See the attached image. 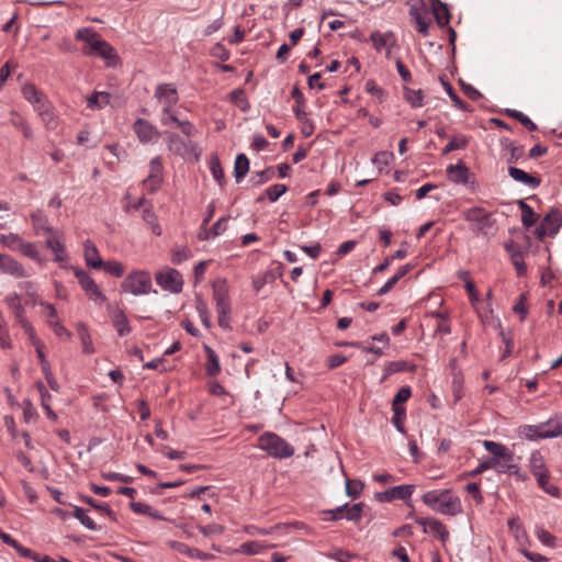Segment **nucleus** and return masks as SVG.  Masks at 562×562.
<instances>
[{
  "mask_svg": "<svg viewBox=\"0 0 562 562\" xmlns=\"http://www.w3.org/2000/svg\"><path fill=\"white\" fill-rule=\"evenodd\" d=\"M462 217L470 223V229L474 235L491 237L496 232V221L492 213L481 206L462 211Z\"/></svg>",
  "mask_w": 562,
  "mask_h": 562,
  "instance_id": "1",
  "label": "nucleus"
},
{
  "mask_svg": "<svg viewBox=\"0 0 562 562\" xmlns=\"http://www.w3.org/2000/svg\"><path fill=\"white\" fill-rule=\"evenodd\" d=\"M258 447L274 459H288L292 457L295 449L284 438L274 432H263L258 438Z\"/></svg>",
  "mask_w": 562,
  "mask_h": 562,
  "instance_id": "2",
  "label": "nucleus"
},
{
  "mask_svg": "<svg viewBox=\"0 0 562 562\" xmlns=\"http://www.w3.org/2000/svg\"><path fill=\"white\" fill-rule=\"evenodd\" d=\"M121 289L125 293H131L135 296L146 295L150 292L157 293L153 290V281L149 271L143 269H134L127 273L121 283Z\"/></svg>",
  "mask_w": 562,
  "mask_h": 562,
  "instance_id": "3",
  "label": "nucleus"
},
{
  "mask_svg": "<svg viewBox=\"0 0 562 562\" xmlns=\"http://www.w3.org/2000/svg\"><path fill=\"white\" fill-rule=\"evenodd\" d=\"M156 283L164 290L171 293H180L183 288V279L181 273L170 267L155 273Z\"/></svg>",
  "mask_w": 562,
  "mask_h": 562,
  "instance_id": "4",
  "label": "nucleus"
},
{
  "mask_svg": "<svg viewBox=\"0 0 562 562\" xmlns=\"http://www.w3.org/2000/svg\"><path fill=\"white\" fill-rule=\"evenodd\" d=\"M82 52L86 56L95 55L101 57L104 60L105 66L110 68L116 67L120 63L116 49L103 38L100 42L94 43L93 49H83Z\"/></svg>",
  "mask_w": 562,
  "mask_h": 562,
  "instance_id": "5",
  "label": "nucleus"
},
{
  "mask_svg": "<svg viewBox=\"0 0 562 562\" xmlns=\"http://www.w3.org/2000/svg\"><path fill=\"white\" fill-rule=\"evenodd\" d=\"M148 167H149V173H148L147 178H145L142 181V184L144 187H146L147 191L150 194H154V193H156L160 189V187H161V184L164 182L162 158L160 156L154 157L149 161V166Z\"/></svg>",
  "mask_w": 562,
  "mask_h": 562,
  "instance_id": "6",
  "label": "nucleus"
},
{
  "mask_svg": "<svg viewBox=\"0 0 562 562\" xmlns=\"http://www.w3.org/2000/svg\"><path fill=\"white\" fill-rule=\"evenodd\" d=\"M154 98L162 105L161 112L169 113L179 101V93L172 83H159Z\"/></svg>",
  "mask_w": 562,
  "mask_h": 562,
  "instance_id": "7",
  "label": "nucleus"
},
{
  "mask_svg": "<svg viewBox=\"0 0 562 562\" xmlns=\"http://www.w3.org/2000/svg\"><path fill=\"white\" fill-rule=\"evenodd\" d=\"M491 460L492 469L497 473L514 475L517 481L521 482H525L528 479L527 474L520 471L519 465L514 463V454L512 451H509V457L491 458Z\"/></svg>",
  "mask_w": 562,
  "mask_h": 562,
  "instance_id": "8",
  "label": "nucleus"
},
{
  "mask_svg": "<svg viewBox=\"0 0 562 562\" xmlns=\"http://www.w3.org/2000/svg\"><path fill=\"white\" fill-rule=\"evenodd\" d=\"M415 490V485L413 484H403L393 486L383 492L375 493L374 497L378 502L381 503H390L394 499H401L407 502L411 499Z\"/></svg>",
  "mask_w": 562,
  "mask_h": 562,
  "instance_id": "9",
  "label": "nucleus"
},
{
  "mask_svg": "<svg viewBox=\"0 0 562 562\" xmlns=\"http://www.w3.org/2000/svg\"><path fill=\"white\" fill-rule=\"evenodd\" d=\"M133 131L142 144L153 143L161 135L157 127L145 119H137L133 123Z\"/></svg>",
  "mask_w": 562,
  "mask_h": 562,
  "instance_id": "10",
  "label": "nucleus"
},
{
  "mask_svg": "<svg viewBox=\"0 0 562 562\" xmlns=\"http://www.w3.org/2000/svg\"><path fill=\"white\" fill-rule=\"evenodd\" d=\"M160 123L162 126H169L171 123H176L187 137H191L196 133L195 126L188 120L179 119L173 109L169 110V113L161 112Z\"/></svg>",
  "mask_w": 562,
  "mask_h": 562,
  "instance_id": "11",
  "label": "nucleus"
},
{
  "mask_svg": "<svg viewBox=\"0 0 562 562\" xmlns=\"http://www.w3.org/2000/svg\"><path fill=\"white\" fill-rule=\"evenodd\" d=\"M508 175L514 181L522 183L530 189L539 188L542 182L540 176L528 173L515 166H508Z\"/></svg>",
  "mask_w": 562,
  "mask_h": 562,
  "instance_id": "12",
  "label": "nucleus"
},
{
  "mask_svg": "<svg viewBox=\"0 0 562 562\" xmlns=\"http://www.w3.org/2000/svg\"><path fill=\"white\" fill-rule=\"evenodd\" d=\"M165 135L167 147L171 153L181 157L189 154V147L192 144L191 140H186L175 132H165Z\"/></svg>",
  "mask_w": 562,
  "mask_h": 562,
  "instance_id": "13",
  "label": "nucleus"
},
{
  "mask_svg": "<svg viewBox=\"0 0 562 562\" xmlns=\"http://www.w3.org/2000/svg\"><path fill=\"white\" fill-rule=\"evenodd\" d=\"M446 171L448 179L456 184H468L471 177L469 167L462 160L454 165H449Z\"/></svg>",
  "mask_w": 562,
  "mask_h": 562,
  "instance_id": "14",
  "label": "nucleus"
},
{
  "mask_svg": "<svg viewBox=\"0 0 562 562\" xmlns=\"http://www.w3.org/2000/svg\"><path fill=\"white\" fill-rule=\"evenodd\" d=\"M441 501V504L436 507L435 512L448 516H456L462 512L460 498L452 495L450 490H448V494H445Z\"/></svg>",
  "mask_w": 562,
  "mask_h": 562,
  "instance_id": "15",
  "label": "nucleus"
},
{
  "mask_svg": "<svg viewBox=\"0 0 562 562\" xmlns=\"http://www.w3.org/2000/svg\"><path fill=\"white\" fill-rule=\"evenodd\" d=\"M501 146L504 150L507 151L506 162L509 166L517 164L525 156V147L524 145L516 144V142L504 137L501 139Z\"/></svg>",
  "mask_w": 562,
  "mask_h": 562,
  "instance_id": "16",
  "label": "nucleus"
},
{
  "mask_svg": "<svg viewBox=\"0 0 562 562\" xmlns=\"http://www.w3.org/2000/svg\"><path fill=\"white\" fill-rule=\"evenodd\" d=\"M0 271L15 278L27 277L26 270L20 262L12 257L2 254H0Z\"/></svg>",
  "mask_w": 562,
  "mask_h": 562,
  "instance_id": "17",
  "label": "nucleus"
},
{
  "mask_svg": "<svg viewBox=\"0 0 562 562\" xmlns=\"http://www.w3.org/2000/svg\"><path fill=\"white\" fill-rule=\"evenodd\" d=\"M541 224L546 227L547 232H549V236H554L558 234L559 229L562 227V213L558 209L551 210L541 221Z\"/></svg>",
  "mask_w": 562,
  "mask_h": 562,
  "instance_id": "18",
  "label": "nucleus"
},
{
  "mask_svg": "<svg viewBox=\"0 0 562 562\" xmlns=\"http://www.w3.org/2000/svg\"><path fill=\"white\" fill-rule=\"evenodd\" d=\"M83 250L87 266L93 269H101V266H103V260L99 255L98 248L90 239H87L83 243Z\"/></svg>",
  "mask_w": 562,
  "mask_h": 562,
  "instance_id": "19",
  "label": "nucleus"
},
{
  "mask_svg": "<svg viewBox=\"0 0 562 562\" xmlns=\"http://www.w3.org/2000/svg\"><path fill=\"white\" fill-rule=\"evenodd\" d=\"M428 11L425 8L417 9V8H411L409 15L415 21L417 31L422 33L424 36H427L429 34V25H430V19L427 16Z\"/></svg>",
  "mask_w": 562,
  "mask_h": 562,
  "instance_id": "20",
  "label": "nucleus"
},
{
  "mask_svg": "<svg viewBox=\"0 0 562 562\" xmlns=\"http://www.w3.org/2000/svg\"><path fill=\"white\" fill-rule=\"evenodd\" d=\"M46 246L54 252L55 261L61 262L66 259L65 245L61 241V235L58 231L47 237Z\"/></svg>",
  "mask_w": 562,
  "mask_h": 562,
  "instance_id": "21",
  "label": "nucleus"
},
{
  "mask_svg": "<svg viewBox=\"0 0 562 562\" xmlns=\"http://www.w3.org/2000/svg\"><path fill=\"white\" fill-rule=\"evenodd\" d=\"M203 349L206 355L205 373L206 375L214 378L221 373L218 356L209 345H203Z\"/></svg>",
  "mask_w": 562,
  "mask_h": 562,
  "instance_id": "22",
  "label": "nucleus"
},
{
  "mask_svg": "<svg viewBox=\"0 0 562 562\" xmlns=\"http://www.w3.org/2000/svg\"><path fill=\"white\" fill-rule=\"evenodd\" d=\"M5 302L9 308L12 311L16 323L21 326L27 322L25 310L21 304L20 296L18 294H10L5 297Z\"/></svg>",
  "mask_w": 562,
  "mask_h": 562,
  "instance_id": "23",
  "label": "nucleus"
},
{
  "mask_svg": "<svg viewBox=\"0 0 562 562\" xmlns=\"http://www.w3.org/2000/svg\"><path fill=\"white\" fill-rule=\"evenodd\" d=\"M432 13L438 26L443 27L449 24L451 14L446 3L440 0H432Z\"/></svg>",
  "mask_w": 562,
  "mask_h": 562,
  "instance_id": "24",
  "label": "nucleus"
},
{
  "mask_svg": "<svg viewBox=\"0 0 562 562\" xmlns=\"http://www.w3.org/2000/svg\"><path fill=\"white\" fill-rule=\"evenodd\" d=\"M291 97L295 100V105L293 106V112L295 117L301 122L305 123L307 121V113L303 110L305 104V99L297 86H295L291 91Z\"/></svg>",
  "mask_w": 562,
  "mask_h": 562,
  "instance_id": "25",
  "label": "nucleus"
},
{
  "mask_svg": "<svg viewBox=\"0 0 562 562\" xmlns=\"http://www.w3.org/2000/svg\"><path fill=\"white\" fill-rule=\"evenodd\" d=\"M31 218L36 235H46L48 237L57 231L48 225L47 218L41 212L33 213Z\"/></svg>",
  "mask_w": 562,
  "mask_h": 562,
  "instance_id": "26",
  "label": "nucleus"
},
{
  "mask_svg": "<svg viewBox=\"0 0 562 562\" xmlns=\"http://www.w3.org/2000/svg\"><path fill=\"white\" fill-rule=\"evenodd\" d=\"M75 38L77 41L85 42L89 46L88 49H93L94 43L102 40L100 34L92 27H82L77 30L75 33Z\"/></svg>",
  "mask_w": 562,
  "mask_h": 562,
  "instance_id": "27",
  "label": "nucleus"
},
{
  "mask_svg": "<svg viewBox=\"0 0 562 562\" xmlns=\"http://www.w3.org/2000/svg\"><path fill=\"white\" fill-rule=\"evenodd\" d=\"M529 469L535 477L549 472L544 462V458L540 451L535 450L531 452L529 458Z\"/></svg>",
  "mask_w": 562,
  "mask_h": 562,
  "instance_id": "28",
  "label": "nucleus"
},
{
  "mask_svg": "<svg viewBox=\"0 0 562 562\" xmlns=\"http://www.w3.org/2000/svg\"><path fill=\"white\" fill-rule=\"evenodd\" d=\"M142 218L146 224H148L150 226V229L154 235H156V236L161 235V228H160V225L158 222V217L153 210V203H148V205L143 209Z\"/></svg>",
  "mask_w": 562,
  "mask_h": 562,
  "instance_id": "29",
  "label": "nucleus"
},
{
  "mask_svg": "<svg viewBox=\"0 0 562 562\" xmlns=\"http://www.w3.org/2000/svg\"><path fill=\"white\" fill-rule=\"evenodd\" d=\"M79 284L90 299L100 302H104L106 300L105 295L102 293V291L99 289L98 284L91 277L86 278V280H83Z\"/></svg>",
  "mask_w": 562,
  "mask_h": 562,
  "instance_id": "30",
  "label": "nucleus"
},
{
  "mask_svg": "<svg viewBox=\"0 0 562 562\" xmlns=\"http://www.w3.org/2000/svg\"><path fill=\"white\" fill-rule=\"evenodd\" d=\"M519 210L521 211V223L526 228L533 226L538 221V215L533 209L527 204L524 200L517 202Z\"/></svg>",
  "mask_w": 562,
  "mask_h": 562,
  "instance_id": "31",
  "label": "nucleus"
},
{
  "mask_svg": "<svg viewBox=\"0 0 562 562\" xmlns=\"http://www.w3.org/2000/svg\"><path fill=\"white\" fill-rule=\"evenodd\" d=\"M10 123L15 128L20 130L23 134V136L27 139L33 138V131L26 120L18 112L12 111L10 113Z\"/></svg>",
  "mask_w": 562,
  "mask_h": 562,
  "instance_id": "32",
  "label": "nucleus"
},
{
  "mask_svg": "<svg viewBox=\"0 0 562 562\" xmlns=\"http://www.w3.org/2000/svg\"><path fill=\"white\" fill-rule=\"evenodd\" d=\"M215 303H216V312H217L218 325L222 328H224V329L231 328V326H229V321H231V317H229V314H231V302H229V300L228 301L215 302Z\"/></svg>",
  "mask_w": 562,
  "mask_h": 562,
  "instance_id": "33",
  "label": "nucleus"
},
{
  "mask_svg": "<svg viewBox=\"0 0 562 562\" xmlns=\"http://www.w3.org/2000/svg\"><path fill=\"white\" fill-rule=\"evenodd\" d=\"M439 79H440L447 94L449 95L450 100L452 101L453 105L463 112H471L472 111L471 106L459 98V95L456 93L453 87L443 77H440Z\"/></svg>",
  "mask_w": 562,
  "mask_h": 562,
  "instance_id": "34",
  "label": "nucleus"
},
{
  "mask_svg": "<svg viewBox=\"0 0 562 562\" xmlns=\"http://www.w3.org/2000/svg\"><path fill=\"white\" fill-rule=\"evenodd\" d=\"M370 40L376 50H381L383 47L393 46L395 44L394 34L392 32L382 34L375 31L370 35Z\"/></svg>",
  "mask_w": 562,
  "mask_h": 562,
  "instance_id": "35",
  "label": "nucleus"
},
{
  "mask_svg": "<svg viewBox=\"0 0 562 562\" xmlns=\"http://www.w3.org/2000/svg\"><path fill=\"white\" fill-rule=\"evenodd\" d=\"M249 171V159L245 154H238L234 165V176L236 182L239 183Z\"/></svg>",
  "mask_w": 562,
  "mask_h": 562,
  "instance_id": "36",
  "label": "nucleus"
},
{
  "mask_svg": "<svg viewBox=\"0 0 562 562\" xmlns=\"http://www.w3.org/2000/svg\"><path fill=\"white\" fill-rule=\"evenodd\" d=\"M111 94L109 92H93L87 99V106L89 109H102L110 103Z\"/></svg>",
  "mask_w": 562,
  "mask_h": 562,
  "instance_id": "37",
  "label": "nucleus"
},
{
  "mask_svg": "<svg viewBox=\"0 0 562 562\" xmlns=\"http://www.w3.org/2000/svg\"><path fill=\"white\" fill-rule=\"evenodd\" d=\"M428 531L436 535L442 543L449 540L450 532L448 528L437 518H430Z\"/></svg>",
  "mask_w": 562,
  "mask_h": 562,
  "instance_id": "38",
  "label": "nucleus"
},
{
  "mask_svg": "<svg viewBox=\"0 0 562 562\" xmlns=\"http://www.w3.org/2000/svg\"><path fill=\"white\" fill-rule=\"evenodd\" d=\"M213 297L215 302L228 301V286L225 279H216L213 284Z\"/></svg>",
  "mask_w": 562,
  "mask_h": 562,
  "instance_id": "39",
  "label": "nucleus"
},
{
  "mask_svg": "<svg viewBox=\"0 0 562 562\" xmlns=\"http://www.w3.org/2000/svg\"><path fill=\"white\" fill-rule=\"evenodd\" d=\"M445 494H448V490L428 491L422 496V501L425 505L435 510L436 507L439 505L438 501H441Z\"/></svg>",
  "mask_w": 562,
  "mask_h": 562,
  "instance_id": "40",
  "label": "nucleus"
},
{
  "mask_svg": "<svg viewBox=\"0 0 562 562\" xmlns=\"http://www.w3.org/2000/svg\"><path fill=\"white\" fill-rule=\"evenodd\" d=\"M408 370V364L404 360L390 361L384 366V374L381 382H384L390 375Z\"/></svg>",
  "mask_w": 562,
  "mask_h": 562,
  "instance_id": "41",
  "label": "nucleus"
},
{
  "mask_svg": "<svg viewBox=\"0 0 562 562\" xmlns=\"http://www.w3.org/2000/svg\"><path fill=\"white\" fill-rule=\"evenodd\" d=\"M229 99L241 112H248L250 110V103L243 89L233 90L229 93Z\"/></svg>",
  "mask_w": 562,
  "mask_h": 562,
  "instance_id": "42",
  "label": "nucleus"
},
{
  "mask_svg": "<svg viewBox=\"0 0 562 562\" xmlns=\"http://www.w3.org/2000/svg\"><path fill=\"white\" fill-rule=\"evenodd\" d=\"M550 475L549 472L536 476L537 483L539 487L546 492L547 494L553 497H560V488L549 482Z\"/></svg>",
  "mask_w": 562,
  "mask_h": 562,
  "instance_id": "43",
  "label": "nucleus"
},
{
  "mask_svg": "<svg viewBox=\"0 0 562 562\" xmlns=\"http://www.w3.org/2000/svg\"><path fill=\"white\" fill-rule=\"evenodd\" d=\"M72 516L77 518L86 528L89 530H100L101 527L98 526L88 515L86 509L79 506H75Z\"/></svg>",
  "mask_w": 562,
  "mask_h": 562,
  "instance_id": "44",
  "label": "nucleus"
},
{
  "mask_svg": "<svg viewBox=\"0 0 562 562\" xmlns=\"http://www.w3.org/2000/svg\"><path fill=\"white\" fill-rule=\"evenodd\" d=\"M540 436H542L544 439L562 436V422L549 420L548 423L543 424V430Z\"/></svg>",
  "mask_w": 562,
  "mask_h": 562,
  "instance_id": "45",
  "label": "nucleus"
},
{
  "mask_svg": "<svg viewBox=\"0 0 562 562\" xmlns=\"http://www.w3.org/2000/svg\"><path fill=\"white\" fill-rule=\"evenodd\" d=\"M274 177V168L267 167L263 170L252 172L250 181L254 186L259 187Z\"/></svg>",
  "mask_w": 562,
  "mask_h": 562,
  "instance_id": "46",
  "label": "nucleus"
},
{
  "mask_svg": "<svg viewBox=\"0 0 562 562\" xmlns=\"http://www.w3.org/2000/svg\"><path fill=\"white\" fill-rule=\"evenodd\" d=\"M113 326L115 327L117 334L121 337H124L131 333V326L128 324V319L125 316L123 312H120L114 318H113Z\"/></svg>",
  "mask_w": 562,
  "mask_h": 562,
  "instance_id": "47",
  "label": "nucleus"
},
{
  "mask_svg": "<svg viewBox=\"0 0 562 562\" xmlns=\"http://www.w3.org/2000/svg\"><path fill=\"white\" fill-rule=\"evenodd\" d=\"M22 95L31 104H34L38 103V99L42 98L44 93L41 90H38L33 83H26L22 87Z\"/></svg>",
  "mask_w": 562,
  "mask_h": 562,
  "instance_id": "48",
  "label": "nucleus"
},
{
  "mask_svg": "<svg viewBox=\"0 0 562 562\" xmlns=\"http://www.w3.org/2000/svg\"><path fill=\"white\" fill-rule=\"evenodd\" d=\"M404 98L413 108H419L423 105V102H424V94L420 89L413 90V89L405 87L404 88Z\"/></svg>",
  "mask_w": 562,
  "mask_h": 562,
  "instance_id": "49",
  "label": "nucleus"
},
{
  "mask_svg": "<svg viewBox=\"0 0 562 562\" xmlns=\"http://www.w3.org/2000/svg\"><path fill=\"white\" fill-rule=\"evenodd\" d=\"M101 269H103L104 271H106L108 273L115 278L123 277L125 272L124 265L116 260L103 261V266H101Z\"/></svg>",
  "mask_w": 562,
  "mask_h": 562,
  "instance_id": "50",
  "label": "nucleus"
},
{
  "mask_svg": "<svg viewBox=\"0 0 562 562\" xmlns=\"http://www.w3.org/2000/svg\"><path fill=\"white\" fill-rule=\"evenodd\" d=\"M483 445L494 456L493 458L509 457L508 448L498 442L485 440Z\"/></svg>",
  "mask_w": 562,
  "mask_h": 562,
  "instance_id": "51",
  "label": "nucleus"
},
{
  "mask_svg": "<svg viewBox=\"0 0 562 562\" xmlns=\"http://www.w3.org/2000/svg\"><path fill=\"white\" fill-rule=\"evenodd\" d=\"M411 396L412 389L409 386L400 387L392 401V408H405L402 404L407 402Z\"/></svg>",
  "mask_w": 562,
  "mask_h": 562,
  "instance_id": "52",
  "label": "nucleus"
},
{
  "mask_svg": "<svg viewBox=\"0 0 562 562\" xmlns=\"http://www.w3.org/2000/svg\"><path fill=\"white\" fill-rule=\"evenodd\" d=\"M196 311L199 313L202 324L206 327H211V314L207 307V303L201 297H196Z\"/></svg>",
  "mask_w": 562,
  "mask_h": 562,
  "instance_id": "53",
  "label": "nucleus"
},
{
  "mask_svg": "<svg viewBox=\"0 0 562 562\" xmlns=\"http://www.w3.org/2000/svg\"><path fill=\"white\" fill-rule=\"evenodd\" d=\"M468 138L463 135L453 137L451 140L443 147L442 155H448L449 153L457 149H464L468 146Z\"/></svg>",
  "mask_w": 562,
  "mask_h": 562,
  "instance_id": "54",
  "label": "nucleus"
},
{
  "mask_svg": "<svg viewBox=\"0 0 562 562\" xmlns=\"http://www.w3.org/2000/svg\"><path fill=\"white\" fill-rule=\"evenodd\" d=\"M210 169L215 181L223 186L225 182V175L221 161L217 157H213L210 161Z\"/></svg>",
  "mask_w": 562,
  "mask_h": 562,
  "instance_id": "55",
  "label": "nucleus"
},
{
  "mask_svg": "<svg viewBox=\"0 0 562 562\" xmlns=\"http://www.w3.org/2000/svg\"><path fill=\"white\" fill-rule=\"evenodd\" d=\"M37 387H38V391L41 393L42 404H43V407H44V409L46 412L47 417H49L52 419H56L57 415L55 414V412L52 409L50 405L48 404V401L50 398V394L47 392V390L45 389V386H44V384L42 382L37 383Z\"/></svg>",
  "mask_w": 562,
  "mask_h": 562,
  "instance_id": "56",
  "label": "nucleus"
},
{
  "mask_svg": "<svg viewBox=\"0 0 562 562\" xmlns=\"http://www.w3.org/2000/svg\"><path fill=\"white\" fill-rule=\"evenodd\" d=\"M78 331H79L80 340L82 344L83 352L92 353L94 351L93 347H92V340H91L90 334L88 333L86 325L79 324Z\"/></svg>",
  "mask_w": 562,
  "mask_h": 562,
  "instance_id": "57",
  "label": "nucleus"
},
{
  "mask_svg": "<svg viewBox=\"0 0 562 562\" xmlns=\"http://www.w3.org/2000/svg\"><path fill=\"white\" fill-rule=\"evenodd\" d=\"M363 490V483L359 480H347L346 481V494L356 499L359 497Z\"/></svg>",
  "mask_w": 562,
  "mask_h": 562,
  "instance_id": "58",
  "label": "nucleus"
},
{
  "mask_svg": "<svg viewBox=\"0 0 562 562\" xmlns=\"http://www.w3.org/2000/svg\"><path fill=\"white\" fill-rule=\"evenodd\" d=\"M288 191V187L285 184L277 183L270 186L266 190V196L270 202H276L281 195H283Z\"/></svg>",
  "mask_w": 562,
  "mask_h": 562,
  "instance_id": "59",
  "label": "nucleus"
},
{
  "mask_svg": "<svg viewBox=\"0 0 562 562\" xmlns=\"http://www.w3.org/2000/svg\"><path fill=\"white\" fill-rule=\"evenodd\" d=\"M192 257V251L188 247H177L172 250L171 261L176 265L181 263Z\"/></svg>",
  "mask_w": 562,
  "mask_h": 562,
  "instance_id": "60",
  "label": "nucleus"
},
{
  "mask_svg": "<svg viewBox=\"0 0 562 562\" xmlns=\"http://www.w3.org/2000/svg\"><path fill=\"white\" fill-rule=\"evenodd\" d=\"M19 250L26 257L33 260H40V252L33 243L22 241L20 243Z\"/></svg>",
  "mask_w": 562,
  "mask_h": 562,
  "instance_id": "61",
  "label": "nucleus"
},
{
  "mask_svg": "<svg viewBox=\"0 0 562 562\" xmlns=\"http://www.w3.org/2000/svg\"><path fill=\"white\" fill-rule=\"evenodd\" d=\"M362 508H363V504L362 503H358V504H353L352 506H349L348 505V508H347V512H346V519L348 521H359L362 517Z\"/></svg>",
  "mask_w": 562,
  "mask_h": 562,
  "instance_id": "62",
  "label": "nucleus"
},
{
  "mask_svg": "<svg viewBox=\"0 0 562 562\" xmlns=\"http://www.w3.org/2000/svg\"><path fill=\"white\" fill-rule=\"evenodd\" d=\"M513 311L519 315L520 321H524L528 315V306L526 303V295L522 293L513 306Z\"/></svg>",
  "mask_w": 562,
  "mask_h": 562,
  "instance_id": "63",
  "label": "nucleus"
},
{
  "mask_svg": "<svg viewBox=\"0 0 562 562\" xmlns=\"http://www.w3.org/2000/svg\"><path fill=\"white\" fill-rule=\"evenodd\" d=\"M465 491L469 495H471V497L474 499V502L477 504V505H481L483 504L484 502V497L482 495V492H481V486L479 483H475V482H472V483H469L467 486H465Z\"/></svg>",
  "mask_w": 562,
  "mask_h": 562,
  "instance_id": "64",
  "label": "nucleus"
}]
</instances>
